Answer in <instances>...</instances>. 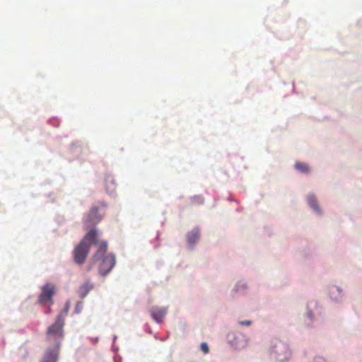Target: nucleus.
<instances>
[{"label": "nucleus", "mask_w": 362, "mask_h": 362, "mask_svg": "<svg viewBox=\"0 0 362 362\" xmlns=\"http://www.w3.org/2000/svg\"><path fill=\"white\" fill-rule=\"evenodd\" d=\"M62 313L58 315L54 323L47 331V341L53 347L48 349L40 362H57L58 351L64 339V319Z\"/></svg>", "instance_id": "obj_1"}, {"label": "nucleus", "mask_w": 362, "mask_h": 362, "mask_svg": "<svg viewBox=\"0 0 362 362\" xmlns=\"http://www.w3.org/2000/svg\"><path fill=\"white\" fill-rule=\"evenodd\" d=\"M107 250V242L100 243L97 251L93 255L90 264L87 267V271L91 270L95 262L100 259H101L98 268L100 274L105 276L112 269L116 264L115 257L112 254L105 255Z\"/></svg>", "instance_id": "obj_2"}, {"label": "nucleus", "mask_w": 362, "mask_h": 362, "mask_svg": "<svg viewBox=\"0 0 362 362\" xmlns=\"http://www.w3.org/2000/svg\"><path fill=\"white\" fill-rule=\"evenodd\" d=\"M99 244L96 229H91L74 248L73 251L74 262L77 264L84 263L89 254L90 245H99Z\"/></svg>", "instance_id": "obj_3"}, {"label": "nucleus", "mask_w": 362, "mask_h": 362, "mask_svg": "<svg viewBox=\"0 0 362 362\" xmlns=\"http://www.w3.org/2000/svg\"><path fill=\"white\" fill-rule=\"evenodd\" d=\"M55 294V286L47 284L42 287V292L38 297V303L41 305H51L54 303L53 296Z\"/></svg>", "instance_id": "obj_4"}, {"label": "nucleus", "mask_w": 362, "mask_h": 362, "mask_svg": "<svg viewBox=\"0 0 362 362\" xmlns=\"http://www.w3.org/2000/svg\"><path fill=\"white\" fill-rule=\"evenodd\" d=\"M272 352L275 354L276 358L279 361L287 360L291 355L288 345L279 340L274 342L272 346Z\"/></svg>", "instance_id": "obj_5"}, {"label": "nucleus", "mask_w": 362, "mask_h": 362, "mask_svg": "<svg viewBox=\"0 0 362 362\" xmlns=\"http://www.w3.org/2000/svg\"><path fill=\"white\" fill-rule=\"evenodd\" d=\"M103 215L104 211L103 209H99L96 206H93L84 221V224L86 228H91L92 226L99 223L101 221Z\"/></svg>", "instance_id": "obj_6"}, {"label": "nucleus", "mask_w": 362, "mask_h": 362, "mask_svg": "<svg viewBox=\"0 0 362 362\" xmlns=\"http://www.w3.org/2000/svg\"><path fill=\"white\" fill-rule=\"evenodd\" d=\"M228 340L235 349H242L247 344L245 337L240 333H229L228 334Z\"/></svg>", "instance_id": "obj_7"}, {"label": "nucleus", "mask_w": 362, "mask_h": 362, "mask_svg": "<svg viewBox=\"0 0 362 362\" xmlns=\"http://www.w3.org/2000/svg\"><path fill=\"white\" fill-rule=\"evenodd\" d=\"M150 313L154 320L160 322L167 314V309L164 307H153Z\"/></svg>", "instance_id": "obj_8"}, {"label": "nucleus", "mask_w": 362, "mask_h": 362, "mask_svg": "<svg viewBox=\"0 0 362 362\" xmlns=\"http://www.w3.org/2000/svg\"><path fill=\"white\" fill-rule=\"evenodd\" d=\"M105 185L106 191L109 194H113L116 191L117 185L112 175H108L106 176L105 180Z\"/></svg>", "instance_id": "obj_9"}, {"label": "nucleus", "mask_w": 362, "mask_h": 362, "mask_svg": "<svg viewBox=\"0 0 362 362\" xmlns=\"http://www.w3.org/2000/svg\"><path fill=\"white\" fill-rule=\"evenodd\" d=\"M94 288L93 284L90 281H87L83 285H81L78 291V296L81 298H85L90 291H91Z\"/></svg>", "instance_id": "obj_10"}, {"label": "nucleus", "mask_w": 362, "mask_h": 362, "mask_svg": "<svg viewBox=\"0 0 362 362\" xmlns=\"http://www.w3.org/2000/svg\"><path fill=\"white\" fill-rule=\"evenodd\" d=\"M187 243L189 245H194L199 239V231L198 229H193L188 233L187 235Z\"/></svg>", "instance_id": "obj_11"}, {"label": "nucleus", "mask_w": 362, "mask_h": 362, "mask_svg": "<svg viewBox=\"0 0 362 362\" xmlns=\"http://www.w3.org/2000/svg\"><path fill=\"white\" fill-rule=\"evenodd\" d=\"M308 202L309 205L315 211H319V207L316 197L313 194H309L308 196Z\"/></svg>", "instance_id": "obj_12"}, {"label": "nucleus", "mask_w": 362, "mask_h": 362, "mask_svg": "<svg viewBox=\"0 0 362 362\" xmlns=\"http://www.w3.org/2000/svg\"><path fill=\"white\" fill-rule=\"evenodd\" d=\"M295 168L300 172L308 173L309 172V167L306 163L297 162L295 164Z\"/></svg>", "instance_id": "obj_13"}, {"label": "nucleus", "mask_w": 362, "mask_h": 362, "mask_svg": "<svg viewBox=\"0 0 362 362\" xmlns=\"http://www.w3.org/2000/svg\"><path fill=\"white\" fill-rule=\"evenodd\" d=\"M200 348H201V350L204 353V354H208L209 351V346L208 344L206 343V342H202L200 345Z\"/></svg>", "instance_id": "obj_14"}, {"label": "nucleus", "mask_w": 362, "mask_h": 362, "mask_svg": "<svg viewBox=\"0 0 362 362\" xmlns=\"http://www.w3.org/2000/svg\"><path fill=\"white\" fill-rule=\"evenodd\" d=\"M238 323L241 325L250 326L252 324L251 320L239 321Z\"/></svg>", "instance_id": "obj_15"}, {"label": "nucleus", "mask_w": 362, "mask_h": 362, "mask_svg": "<svg viewBox=\"0 0 362 362\" xmlns=\"http://www.w3.org/2000/svg\"><path fill=\"white\" fill-rule=\"evenodd\" d=\"M335 291H337L339 293H341V289H339V288L337 287V286H332L331 288H330V293L331 294H333Z\"/></svg>", "instance_id": "obj_16"}, {"label": "nucleus", "mask_w": 362, "mask_h": 362, "mask_svg": "<svg viewBox=\"0 0 362 362\" xmlns=\"http://www.w3.org/2000/svg\"><path fill=\"white\" fill-rule=\"evenodd\" d=\"M314 362H325L323 358H315Z\"/></svg>", "instance_id": "obj_17"}, {"label": "nucleus", "mask_w": 362, "mask_h": 362, "mask_svg": "<svg viewBox=\"0 0 362 362\" xmlns=\"http://www.w3.org/2000/svg\"><path fill=\"white\" fill-rule=\"evenodd\" d=\"M50 312V309L49 308L48 310L47 311V313H49Z\"/></svg>", "instance_id": "obj_18"}, {"label": "nucleus", "mask_w": 362, "mask_h": 362, "mask_svg": "<svg viewBox=\"0 0 362 362\" xmlns=\"http://www.w3.org/2000/svg\"><path fill=\"white\" fill-rule=\"evenodd\" d=\"M309 317H310V318L312 317V314H311V313H310V314H309Z\"/></svg>", "instance_id": "obj_19"}, {"label": "nucleus", "mask_w": 362, "mask_h": 362, "mask_svg": "<svg viewBox=\"0 0 362 362\" xmlns=\"http://www.w3.org/2000/svg\"><path fill=\"white\" fill-rule=\"evenodd\" d=\"M67 310L65 311L64 315H66Z\"/></svg>", "instance_id": "obj_20"}]
</instances>
